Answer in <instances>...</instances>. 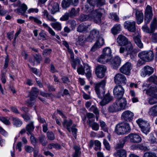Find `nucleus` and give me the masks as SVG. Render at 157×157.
<instances>
[{
	"label": "nucleus",
	"mask_w": 157,
	"mask_h": 157,
	"mask_svg": "<svg viewBox=\"0 0 157 157\" xmlns=\"http://www.w3.org/2000/svg\"><path fill=\"white\" fill-rule=\"evenodd\" d=\"M148 102L150 105H153L157 103V98L153 97L149 99Z\"/></svg>",
	"instance_id": "nucleus-61"
},
{
	"label": "nucleus",
	"mask_w": 157,
	"mask_h": 157,
	"mask_svg": "<svg viewBox=\"0 0 157 157\" xmlns=\"http://www.w3.org/2000/svg\"><path fill=\"white\" fill-rule=\"evenodd\" d=\"M89 18H90L89 14L88 15L82 14L80 15L79 17V20L81 21H86Z\"/></svg>",
	"instance_id": "nucleus-51"
},
{
	"label": "nucleus",
	"mask_w": 157,
	"mask_h": 157,
	"mask_svg": "<svg viewBox=\"0 0 157 157\" xmlns=\"http://www.w3.org/2000/svg\"><path fill=\"white\" fill-rule=\"evenodd\" d=\"M110 60V59L108 58H107V57L103 54L101 55L98 59V62L104 64L108 62Z\"/></svg>",
	"instance_id": "nucleus-33"
},
{
	"label": "nucleus",
	"mask_w": 157,
	"mask_h": 157,
	"mask_svg": "<svg viewBox=\"0 0 157 157\" xmlns=\"http://www.w3.org/2000/svg\"><path fill=\"white\" fill-rule=\"evenodd\" d=\"M112 100V97L110 95V94L108 93L105 95L103 100L100 102V104L101 106L104 105L111 101Z\"/></svg>",
	"instance_id": "nucleus-25"
},
{
	"label": "nucleus",
	"mask_w": 157,
	"mask_h": 157,
	"mask_svg": "<svg viewBox=\"0 0 157 157\" xmlns=\"http://www.w3.org/2000/svg\"><path fill=\"white\" fill-rule=\"evenodd\" d=\"M72 2L74 6H76L78 2V0H63L61 6L63 8H66L70 6Z\"/></svg>",
	"instance_id": "nucleus-20"
},
{
	"label": "nucleus",
	"mask_w": 157,
	"mask_h": 157,
	"mask_svg": "<svg viewBox=\"0 0 157 157\" xmlns=\"http://www.w3.org/2000/svg\"><path fill=\"white\" fill-rule=\"evenodd\" d=\"M84 73L85 74L87 78H90L91 76L90 67L87 65H85L84 67Z\"/></svg>",
	"instance_id": "nucleus-37"
},
{
	"label": "nucleus",
	"mask_w": 157,
	"mask_h": 157,
	"mask_svg": "<svg viewBox=\"0 0 157 157\" xmlns=\"http://www.w3.org/2000/svg\"><path fill=\"white\" fill-rule=\"evenodd\" d=\"M117 99L115 103L117 105L119 110H121L124 109L127 105L126 99L122 97Z\"/></svg>",
	"instance_id": "nucleus-13"
},
{
	"label": "nucleus",
	"mask_w": 157,
	"mask_h": 157,
	"mask_svg": "<svg viewBox=\"0 0 157 157\" xmlns=\"http://www.w3.org/2000/svg\"><path fill=\"white\" fill-rule=\"evenodd\" d=\"M103 39L99 36L98 37L96 43L92 47L90 51L92 52H94L98 49L101 48L104 44Z\"/></svg>",
	"instance_id": "nucleus-14"
},
{
	"label": "nucleus",
	"mask_w": 157,
	"mask_h": 157,
	"mask_svg": "<svg viewBox=\"0 0 157 157\" xmlns=\"http://www.w3.org/2000/svg\"><path fill=\"white\" fill-rule=\"evenodd\" d=\"M132 69L131 64L129 62H127L120 68V71L121 73L129 75Z\"/></svg>",
	"instance_id": "nucleus-9"
},
{
	"label": "nucleus",
	"mask_w": 157,
	"mask_h": 157,
	"mask_svg": "<svg viewBox=\"0 0 157 157\" xmlns=\"http://www.w3.org/2000/svg\"><path fill=\"white\" fill-rule=\"evenodd\" d=\"M34 61L38 63H40V61L41 60L42 57L39 54H36L34 56Z\"/></svg>",
	"instance_id": "nucleus-53"
},
{
	"label": "nucleus",
	"mask_w": 157,
	"mask_h": 157,
	"mask_svg": "<svg viewBox=\"0 0 157 157\" xmlns=\"http://www.w3.org/2000/svg\"><path fill=\"white\" fill-rule=\"evenodd\" d=\"M114 155L115 157H126L127 152L124 149H120L114 154Z\"/></svg>",
	"instance_id": "nucleus-26"
},
{
	"label": "nucleus",
	"mask_w": 157,
	"mask_h": 157,
	"mask_svg": "<svg viewBox=\"0 0 157 157\" xmlns=\"http://www.w3.org/2000/svg\"><path fill=\"white\" fill-rule=\"evenodd\" d=\"M111 31L113 34L114 35L117 34L121 31V25H115L111 29Z\"/></svg>",
	"instance_id": "nucleus-34"
},
{
	"label": "nucleus",
	"mask_w": 157,
	"mask_h": 157,
	"mask_svg": "<svg viewBox=\"0 0 157 157\" xmlns=\"http://www.w3.org/2000/svg\"><path fill=\"white\" fill-rule=\"evenodd\" d=\"M106 70V67L105 65H98L96 69V74L97 76L99 78H103Z\"/></svg>",
	"instance_id": "nucleus-8"
},
{
	"label": "nucleus",
	"mask_w": 157,
	"mask_h": 157,
	"mask_svg": "<svg viewBox=\"0 0 157 157\" xmlns=\"http://www.w3.org/2000/svg\"><path fill=\"white\" fill-rule=\"evenodd\" d=\"M136 122L143 133L147 134L149 132L150 127L149 124L147 121L139 119L137 120Z\"/></svg>",
	"instance_id": "nucleus-5"
},
{
	"label": "nucleus",
	"mask_w": 157,
	"mask_h": 157,
	"mask_svg": "<svg viewBox=\"0 0 157 157\" xmlns=\"http://www.w3.org/2000/svg\"><path fill=\"white\" fill-rule=\"evenodd\" d=\"M27 9V6L24 4H22L18 10V12L24 15Z\"/></svg>",
	"instance_id": "nucleus-46"
},
{
	"label": "nucleus",
	"mask_w": 157,
	"mask_h": 157,
	"mask_svg": "<svg viewBox=\"0 0 157 157\" xmlns=\"http://www.w3.org/2000/svg\"><path fill=\"white\" fill-rule=\"evenodd\" d=\"M127 138L131 143H138L141 142L142 139L138 135L133 133L130 134L127 136Z\"/></svg>",
	"instance_id": "nucleus-11"
},
{
	"label": "nucleus",
	"mask_w": 157,
	"mask_h": 157,
	"mask_svg": "<svg viewBox=\"0 0 157 157\" xmlns=\"http://www.w3.org/2000/svg\"><path fill=\"white\" fill-rule=\"evenodd\" d=\"M39 91L36 87L33 88L30 92V100L33 101L37 97Z\"/></svg>",
	"instance_id": "nucleus-24"
},
{
	"label": "nucleus",
	"mask_w": 157,
	"mask_h": 157,
	"mask_svg": "<svg viewBox=\"0 0 157 157\" xmlns=\"http://www.w3.org/2000/svg\"><path fill=\"white\" fill-rule=\"evenodd\" d=\"M152 16L150 15H145L144 18V21L145 23L146 24H148L150 22L151 19L152 18Z\"/></svg>",
	"instance_id": "nucleus-60"
},
{
	"label": "nucleus",
	"mask_w": 157,
	"mask_h": 157,
	"mask_svg": "<svg viewBox=\"0 0 157 157\" xmlns=\"http://www.w3.org/2000/svg\"><path fill=\"white\" fill-rule=\"evenodd\" d=\"M124 92V90L121 85L115 86L113 90V93L117 98H122Z\"/></svg>",
	"instance_id": "nucleus-6"
},
{
	"label": "nucleus",
	"mask_w": 157,
	"mask_h": 157,
	"mask_svg": "<svg viewBox=\"0 0 157 157\" xmlns=\"http://www.w3.org/2000/svg\"><path fill=\"white\" fill-rule=\"evenodd\" d=\"M131 128L128 124L126 123H119L117 124L115 128V132L118 135H124L129 133Z\"/></svg>",
	"instance_id": "nucleus-1"
},
{
	"label": "nucleus",
	"mask_w": 157,
	"mask_h": 157,
	"mask_svg": "<svg viewBox=\"0 0 157 157\" xmlns=\"http://www.w3.org/2000/svg\"><path fill=\"white\" fill-rule=\"evenodd\" d=\"M29 19L31 20L34 21V22L38 24H42V22L36 17L30 16L29 17Z\"/></svg>",
	"instance_id": "nucleus-52"
},
{
	"label": "nucleus",
	"mask_w": 157,
	"mask_h": 157,
	"mask_svg": "<svg viewBox=\"0 0 157 157\" xmlns=\"http://www.w3.org/2000/svg\"><path fill=\"white\" fill-rule=\"evenodd\" d=\"M134 10L135 11V15L136 22L138 24L141 23L143 21L144 17L143 13L138 10L135 9Z\"/></svg>",
	"instance_id": "nucleus-21"
},
{
	"label": "nucleus",
	"mask_w": 157,
	"mask_h": 157,
	"mask_svg": "<svg viewBox=\"0 0 157 157\" xmlns=\"http://www.w3.org/2000/svg\"><path fill=\"white\" fill-rule=\"evenodd\" d=\"M117 41L119 45L121 46H127L129 43L132 44L125 36L122 35L118 36L117 39Z\"/></svg>",
	"instance_id": "nucleus-12"
},
{
	"label": "nucleus",
	"mask_w": 157,
	"mask_h": 157,
	"mask_svg": "<svg viewBox=\"0 0 157 157\" xmlns=\"http://www.w3.org/2000/svg\"><path fill=\"white\" fill-rule=\"evenodd\" d=\"M0 120L6 125H9L10 124L9 121L5 117H0Z\"/></svg>",
	"instance_id": "nucleus-56"
},
{
	"label": "nucleus",
	"mask_w": 157,
	"mask_h": 157,
	"mask_svg": "<svg viewBox=\"0 0 157 157\" xmlns=\"http://www.w3.org/2000/svg\"><path fill=\"white\" fill-rule=\"evenodd\" d=\"M34 126L33 125V122L31 121L29 124H28L26 127V129L28 132L27 134L28 135H32V132L33 131L34 128Z\"/></svg>",
	"instance_id": "nucleus-28"
},
{
	"label": "nucleus",
	"mask_w": 157,
	"mask_h": 157,
	"mask_svg": "<svg viewBox=\"0 0 157 157\" xmlns=\"http://www.w3.org/2000/svg\"><path fill=\"white\" fill-rule=\"evenodd\" d=\"M88 28L87 26L82 23L78 26L77 31L79 32L84 33L87 31Z\"/></svg>",
	"instance_id": "nucleus-32"
},
{
	"label": "nucleus",
	"mask_w": 157,
	"mask_h": 157,
	"mask_svg": "<svg viewBox=\"0 0 157 157\" xmlns=\"http://www.w3.org/2000/svg\"><path fill=\"white\" fill-rule=\"evenodd\" d=\"M151 15L152 16V8L149 5H147L145 10V15Z\"/></svg>",
	"instance_id": "nucleus-50"
},
{
	"label": "nucleus",
	"mask_w": 157,
	"mask_h": 157,
	"mask_svg": "<svg viewBox=\"0 0 157 157\" xmlns=\"http://www.w3.org/2000/svg\"><path fill=\"white\" fill-rule=\"evenodd\" d=\"M83 10L86 13H91L92 11L94 10L90 8L88 5H86L84 7L82 8Z\"/></svg>",
	"instance_id": "nucleus-49"
},
{
	"label": "nucleus",
	"mask_w": 157,
	"mask_h": 157,
	"mask_svg": "<svg viewBox=\"0 0 157 157\" xmlns=\"http://www.w3.org/2000/svg\"><path fill=\"white\" fill-rule=\"evenodd\" d=\"M79 8H78L76 10L74 8H72L71 11L69 13V17H72L77 16L79 14Z\"/></svg>",
	"instance_id": "nucleus-29"
},
{
	"label": "nucleus",
	"mask_w": 157,
	"mask_h": 157,
	"mask_svg": "<svg viewBox=\"0 0 157 157\" xmlns=\"http://www.w3.org/2000/svg\"><path fill=\"white\" fill-rule=\"evenodd\" d=\"M49 10L52 14H54L59 11V5L58 3L51 2L48 5Z\"/></svg>",
	"instance_id": "nucleus-15"
},
{
	"label": "nucleus",
	"mask_w": 157,
	"mask_h": 157,
	"mask_svg": "<svg viewBox=\"0 0 157 157\" xmlns=\"http://www.w3.org/2000/svg\"><path fill=\"white\" fill-rule=\"evenodd\" d=\"M112 67L114 69H117L120 66L121 62L120 58L116 56L112 59L110 61Z\"/></svg>",
	"instance_id": "nucleus-19"
},
{
	"label": "nucleus",
	"mask_w": 157,
	"mask_h": 157,
	"mask_svg": "<svg viewBox=\"0 0 157 157\" xmlns=\"http://www.w3.org/2000/svg\"><path fill=\"white\" fill-rule=\"evenodd\" d=\"M87 1L90 6H92L93 9H94L96 6L97 0H87Z\"/></svg>",
	"instance_id": "nucleus-55"
},
{
	"label": "nucleus",
	"mask_w": 157,
	"mask_h": 157,
	"mask_svg": "<svg viewBox=\"0 0 157 157\" xmlns=\"http://www.w3.org/2000/svg\"><path fill=\"white\" fill-rule=\"evenodd\" d=\"M104 11V10L102 8L96 9L89 14L90 17L95 23L100 24L101 23V17Z\"/></svg>",
	"instance_id": "nucleus-2"
},
{
	"label": "nucleus",
	"mask_w": 157,
	"mask_h": 157,
	"mask_svg": "<svg viewBox=\"0 0 157 157\" xmlns=\"http://www.w3.org/2000/svg\"><path fill=\"white\" fill-rule=\"evenodd\" d=\"M126 140L125 139H123L120 140L119 143H117L115 147L116 149H119L122 148L125 144Z\"/></svg>",
	"instance_id": "nucleus-40"
},
{
	"label": "nucleus",
	"mask_w": 157,
	"mask_h": 157,
	"mask_svg": "<svg viewBox=\"0 0 157 157\" xmlns=\"http://www.w3.org/2000/svg\"><path fill=\"white\" fill-rule=\"evenodd\" d=\"M108 111L110 112H114L119 111L118 106L116 103L110 106L108 109Z\"/></svg>",
	"instance_id": "nucleus-39"
},
{
	"label": "nucleus",
	"mask_w": 157,
	"mask_h": 157,
	"mask_svg": "<svg viewBox=\"0 0 157 157\" xmlns=\"http://www.w3.org/2000/svg\"><path fill=\"white\" fill-rule=\"evenodd\" d=\"M85 40V37L81 35L78 38L77 43L78 44L82 46L84 44Z\"/></svg>",
	"instance_id": "nucleus-43"
},
{
	"label": "nucleus",
	"mask_w": 157,
	"mask_h": 157,
	"mask_svg": "<svg viewBox=\"0 0 157 157\" xmlns=\"http://www.w3.org/2000/svg\"><path fill=\"white\" fill-rule=\"evenodd\" d=\"M88 124L94 130L97 131L99 129V124L96 122H92L90 120H88Z\"/></svg>",
	"instance_id": "nucleus-38"
},
{
	"label": "nucleus",
	"mask_w": 157,
	"mask_h": 157,
	"mask_svg": "<svg viewBox=\"0 0 157 157\" xmlns=\"http://www.w3.org/2000/svg\"><path fill=\"white\" fill-rule=\"evenodd\" d=\"M137 148L141 150L144 151L149 150V149L148 148L145 143L138 144L137 146Z\"/></svg>",
	"instance_id": "nucleus-42"
},
{
	"label": "nucleus",
	"mask_w": 157,
	"mask_h": 157,
	"mask_svg": "<svg viewBox=\"0 0 157 157\" xmlns=\"http://www.w3.org/2000/svg\"><path fill=\"white\" fill-rule=\"evenodd\" d=\"M154 71V69L153 67L149 66H146L144 67L141 75L144 77L147 75L149 76L153 73Z\"/></svg>",
	"instance_id": "nucleus-17"
},
{
	"label": "nucleus",
	"mask_w": 157,
	"mask_h": 157,
	"mask_svg": "<svg viewBox=\"0 0 157 157\" xmlns=\"http://www.w3.org/2000/svg\"><path fill=\"white\" fill-rule=\"evenodd\" d=\"M111 51L109 47H106L104 48L103 50V55H104L107 58L111 60L112 58Z\"/></svg>",
	"instance_id": "nucleus-27"
},
{
	"label": "nucleus",
	"mask_w": 157,
	"mask_h": 157,
	"mask_svg": "<svg viewBox=\"0 0 157 157\" xmlns=\"http://www.w3.org/2000/svg\"><path fill=\"white\" fill-rule=\"evenodd\" d=\"M114 81L118 85H125L126 83L127 79L124 75L118 73L115 76Z\"/></svg>",
	"instance_id": "nucleus-7"
},
{
	"label": "nucleus",
	"mask_w": 157,
	"mask_h": 157,
	"mask_svg": "<svg viewBox=\"0 0 157 157\" xmlns=\"http://www.w3.org/2000/svg\"><path fill=\"white\" fill-rule=\"evenodd\" d=\"M148 113L151 116H157V105H155L150 108Z\"/></svg>",
	"instance_id": "nucleus-31"
},
{
	"label": "nucleus",
	"mask_w": 157,
	"mask_h": 157,
	"mask_svg": "<svg viewBox=\"0 0 157 157\" xmlns=\"http://www.w3.org/2000/svg\"><path fill=\"white\" fill-rule=\"evenodd\" d=\"M72 121L71 119H70L68 121L66 119H64L63 123V125L64 127L66 128L68 131L70 132L71 131L70 127L72 124Z\"/></svg>",
	"instance_id": "nucleus-30"
},
{
	"label": "nucleus",
	"mask_w": 157,
	"mask_h": 157,
	"mask_svg": "<svg viewBox=\"0 0 157 157\" xmlns=\"http://www.w3.org/2000/svg\"><path fill=\"white\" fill-rule=\"evenodd\" d=\"M39 141L43 146H45L47 144V142L45 140V136L42 135L38 138Z\"/></svg>",
	"instance_id": "nucleus-45"
},
{
	"label": "nucleus",
	"mask_w": 157,
	"mask_h": 157,
	"mask_svg": "<svg viewBox=\"0 0 157 157\" xmlns=\"http://www.w3.org/2000/svg\"><path fill=\"white\" fill-rule=\"evenodd\" d=\"M99 32L97 30L93 29L92 30L89 36L88 37V40L91 42L92 41L95 40L99 36Z\"/></svg>",
	"instance_id": "nucleus-22"
},
{
	"label": "nucleus",
	"mask_w": 157,
	"mask_h": 157,
	"mask_svg": "<svg viewBox=\"0 0 157 157\" xmlns=\"http://www.w3.org/2000/svg\"><path fill=\"white\" fill-rule=\"evenodd\" d=\"M73 148L75 151L73 155V157H79L81 154V152L80 151L81 148L80 147L75 145L73 147Z\"/></svg>",
	"instance_id": "nucleus-36"
},
{
	"label": "nucleus",
	"mask_w": 157,
	"mask_h": 157,
	"mask_svg": "<svg viewBox=\"0 0 157 157\" xmlns=\"http://www.w3.org/2000/svg\"><path fill=\"white\" fill-rule=\"evenodd\" d=\"M25 149L26 152L29 153L32 152L33 150V147L28 145L25 146Z\"/></svg>",
	"instance_id": "nucleus-64"
},
{
	"label": "nucleus",
	"mask_w": 157,
	"mask_h": 157,
	"mask_svg": "<svg viewBox=\"0 0 157 157\" xmlns=\"http://www.w3.org/2000/svg\"><path fill=\"white\" fill-rule=\"evenodd\" d=\"M144 157H157V156L155 153L149 151L145 153Z\"/></svg>",
	"instance_id": "nucleus-48"
},
{
	"label": "nucleus",
	"mask_w": 157,
	"mask_h": 157,
	"mask_svg": "<svg viewBox=\"0 0 157 157\" xmlns=\"http://www.w3.org/2000/svg\"><path fill=\"white\" fill-rule=\"evenodd\" d=\"M105 0H97L96 6H101L105 5Z\"/></svg>",
	"instance_id": "nucleus-58"
},
{
	"label": "nucleus",
	"mask_w": 157,
	"mask_h": 157,
	"mask_svg": "<svg viewBox=\"0 0 157 157\" xmlns=\"http://www.w3.org/2000/svg\"><path fill=\"white\" fill-rule=\"evenodd\" d=\"M90 109V111L93 112L96 115L99 114L98 109L94 105H92Z\"/></svg>",
	"instance_id": "nucleus-57"
},
{
	"label": "nucleus",
	"mask_w": 157,
	"mask_h": 157,
	"mask_svg": "<svg viewBox=\"0 0 157 157\" xmlns=\"http://www.w3.org/2000/svg\"><path fill=\"white\" fill-rule=\"evenodd\" d=\"M146 93L148 95L157 98V88L156 87H151L146 90Z\"/></svg>",
	"instance_id": "nucleus-23"
},
{
	"label": "nucleus",
	"mask_w": 157,
	"mask_h": 157,
	"mask_svg": "<svg viewBox=\"0 0 157 157\" xmlns=\"http://www.w3.org/2000/svg\"><path fill=\"white\" fill-rule=\"evenodd\" d=\"M80 60L79 59H73L72 60L71 63L72 67L75 69H76V65L77 63H79Z\"/></svg>",
	"instance_id": "nucleus-59"
},
{
	"label": "nucleus",
	"mask_w": 157,
	"mask_h": 157,
	"mask_svg": "<svg viewBox=\"0 0 157 157\" xmlns=\"http://www.w3.org/2000/svg\"><path fill=\"white\" fill-rule=\"evenodd\" d=\"M106 84V80L103 79L101 82L98 83H94L95 90L98 97L102 98L104 96L105 91L104 88Z\"/></svg>",
	"instance_id": "nucleus-3"
},
{
	"label": "nucleus",
	"mask_w": 157,
	"mask_h": 157,
	"mask_svg": "<svg viewBox=\"0 0 157 157\" xmlns=\"http://www.w3.org/2000/svg\"><path fill=\"white\" fill-rule=\"evenodd\" d=\"M69 17V13H66L60 19L62 21H65L68 20Z\"/></svg>",
	"instance_id": "nucleus-63"
},
{
	"label": "nucleus",
	"mask_w": 157,
	"mask_h": 157,
	"mask_svg": "<svg viewBox=\"0 0 157 157\" xmlns=\"http://www.w3.org/2000/svg\"><path fill=\"white\" fill-rule=\"evenodd\" d=\"M138 56L144 61L149 62L153 59L154 54L151 51H145L139 53Z\"/></svg>",
	"instance_id": "nucleus-4"
},
{
	"label": "nucleus",
	"mask_w": 157,
	"mask_h": 157,
	"mask_svg": "<svg viewBox=\"0 0 157 157\" xmlns=\"http://www.w3.org/2000/svg\"><path fill=\"white\" fill-rule=\"evenodd\" d=\"M133 39L135 42L138 47L140 48H142L143 47V44L141 42L140 36H139L134 37Z\"/></svg>",
	"instance_id": "nucleus-35"
},
{
	"label": "nucleus",
	"mask_w": 157,
	"mask_h": 157,
	"mask_svg": "<svg viewBox=\"0 0 157 157\" xmlns=\"http://www.w3.org/2000/svg\"><path fill=\"white\" fill-rule=\"evenodd\" d=\"M13 124L17 127L20 126L22 124V122L19 119L15 117L12 118Z\"/></svg>",
	"instance_id": "nucleus-44"
},
{
	"label": "nucleus",
	"mask_w": 157,
	"mask_h": 157,
	"mask_svg": "<svg viewBox=\"0 0 157 157\" xmlns=\"http://www.w3.org/2000/svg\"><path fill=\"white\" fill-rule=\"evenodd\" d=\"M149 82H152L155 84H157V76L153 75L150 76L147 79Z\"/></svg>",
	"instance_id": "nucleus-47"
},
{
	"label": "nucleus",
	"mask_w": 157,
	"mask_h": 157,
	"mask_svg": "<svg viewBox=\"0 0 157 157\" xmlns=\"http://www.w3.org/2000/svg\"><path fill=\"white\" fill-rule=\"evenodd\" d=\"M133 51V48L132 44L130 43L124 47L121 46L120 48V52L121 53H125L127 55L130 54Z\"/></svg>",
	"instance_id": "nucleus-10"
},
{
	"label": "nucleus",
	"mask_w": 157,
	"mask_h": 157,
	"mask_svg": "<svg viewBox=\"0 0 157 157\" xmlns=\"http://www.w3.org/2000/svg\"><path fill=\"white\" fill-rule=\"evenodd\" d=\"M133 113L129 110L124 112L122 114V118L127 121H130L133 119Z\"/></svg>",
	"instance_id": "nucleus-18"
},
{
	"label": "nucleus",
	"mask_w": 157,
	"mask_h": 157,
	"mask_svg": "<svg viewBox=\"0 0 157 157\" xmlns=\"http://www.w3.org/2000/svg\"><path fill=\"white\" fill-rule=\"evenodd\" d=\"M135 24L136 23L135 21H126L124 23V26L129 31L134 32L136 30Z\"/></svg>",
	"instance_id": "nucleus-16"
},
{
	"label": "nucleus",
	"mask_w": 157,
	"mask_h": 157,
	"mask_svg": "<svg viewBox=\"0 0 157 157\" xmlns=\"http://www.w3.org/2000/svg\"><path fill=\"white\" fill-rule=\"evenodd\" d=\"M110 17L113 20H114L115 21H118L119 20V18L116 13H110Z\"/></svg>",
	"instance_id": "nucleus-62"
},
{
	"label": "nucleus",
	"mask_w": 157,
	"mask_h": 157,
	"mask_svg": "<svg viewBox=\"0 0 157 157\" xmlns=\"http://www.w3.org/2000/svg\"><path fill=\"white\" fill-rule=\"evenodd\" d=\"M51 25L54 29L56 30L60 31L61 30L62 28L61 25L58 22L52 23Z\"/></svg>",
	"instance_id": "nucleus-41"
},
{
	"label": "nucleus",
	"mask_w": 157,
	"mask_h": 157,
	"mask_svg": "<svg viewBox=\"0 0 157 157\" xmlns=\"http://www.w3.org/2000/svg\"><path fill=\"white\" fill-rule=\"evenodd\" d=\"M47 137L48 139L50 140H53L55 138L54 135L52 132H47Z\"/></svg>",
	"instance_id": "nucleus-54"
}]
</instances>
